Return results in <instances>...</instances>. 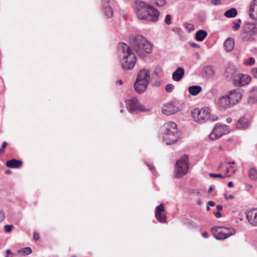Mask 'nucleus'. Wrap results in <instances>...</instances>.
<instances>
[{
    "mask_svg": "<svg viewBox=\"0 0 257 257\" xmlns=\"http://www.w3.org/2000/svg\"><path fill=\"white\" fill-rule=\"evenodd\" d=\"M133 8L140 20L155 23L158 21L160 12L154 6L143 1H136Z\"/></svg>",
    "mask_w": 257,
    "mask_h": 257,
    "instance_id": "f257e3e1",
    "label": "nucleus"
},
{
    "mask_svg": "<svg viewBox=\"0 0 257 257\" xmlns=\"http://www.w3.org/2000/svg\"><path fill=\"white\" fill-rule=\"evenodd\" d=\"M130 41L137 55L141 58H144L152 51L153 45L142 35L133 36Z\"/></svg>",
    "mask_w": 257,
    "mask_h": 257,
    "instance_id": "f03ea898",
    "label": "nucleus"
},
{
    "mask_svg": "<svg viewBox=\"0 0 257 257\" xmlns=\"http://www.w3.org/2000/svg\"><path fill=\"white\" fill-rule=\"evenodd\" d=\"M119 45L122 51L120 62L122 68L126 70L133 69L137 61V58L133 49L124 43H120Z\"/></svg>",
    "mask_w": 257,
    "mask_h": 257,
    "instance_id": "7ed1b4c3",
    "label": "nucleus"
},
{
    "mask_svg": "<svg viewBox=\"0 0 257 257\" xmlns=\"http://www.w3.org/2000/svg\"><path fill=\"white\" fill-rule=\"evenodd\" d=\"M150 79V71L146 69L141 70L139 72L134 84L136 91L140 94L143 93L149 83Z\"/></svg>",
    "mask_w": 257,
    "mask_h": 257,
    "instance_id": "20e7f679",
    "label": "nucleus"
},
{
    "mask_svg": "<svg viewBox=\"0 0 257 257\" xmlns=\"http://www.w3.org/2000/svg\"><path fill=\"white\" fill-rule=\"evenodd\" d=\"M192 116L194 120L199 123H203L207 121H213L217 119L216 115L211 116L209 109L208 108H198L194 109L192 112Z\"/></svg>",
    "mask_w": 257,
    "mask_h": 257,
    "instance_id": "39448f33",
    "label": "nucleus"
},
{
    "mask_svg": "<svg viewBox=\"0 0 257 257\" xmlns=\"http://www.w3.org/2000/svg\"><path fill=\"white\" fill-rule=\"evenodd\" d=\"M214 237L217 239H225L235 234V230L232 227L214 226L211 228Z\"/></svg>",
    "mask_w": 257,
    "mask_h": 257,
    "instance_id": "423d86ee",
    "label": "nucleus"
},
{
    "mask_svg": "<svg viewBox=\"0 0 257 257\" xmlns=\"http://www.w3.org/2000/svg\"><path fill=\"white\" fill-rule=\"evenodd\" d=\"M189 160L188 157L186 155L182 156L181 158L178 160L176 163V176L181 177L188 172Z\"/></svg>",
    "mask_w": 257,
    "mask_h": 257,
    "instance_id": "0eeeda50",
    "label": "nucleus"
},
{
    "mask_svg": "<svg viewBox=\"0 0 257 257\" xmlns=\"http://www.w3.org/2000/svg\"><path fill=\"white\" fill-rule=\"evenodd\" d=\"M229 132L228 125L224 124L217 123L209 135V138L212 140H215L219 139L223 135L228 134Z\"/></svg>",
    "mask_w": 257,
    "mask_h": 257,
    "instance_id": "6e6552de",
    "label": "nucleus"
},
{
    "mask_svg": "<svg viewBox=\"0 0 257 257\" xmlns=\"http://www.w3.org/2000/svg\"><path fill=\"white\" fill-rule=\"evenodd\" d=\"M125 103L127 110L132 113L148 111L149 110V109L146 108L143 105L140 104L136 97L126 100Z\"/></svg>",
    "mask_w": 257,
    "mask_h": 257,
    "instance_id": "1a4fd4ad",
    "label": "nucleus"
},
{
    "mask_svg": "<svg viewBox=\"0 0 257 257\" xmlns=\"http://www.w3.org/2000/svg\"><path fill=\"white\" fill-rule=\"evenodd\" d=\"M180 111L179 102L174 100L165 105L162 108V113L165 115H169L174 114Z\"/></svg>",
    "mask_w": 257,
    "mask_h": 257,
    "instance_id": "9d476101",
    "label": "nucleus"
},
{
    "mask_svg": "<svg viewBox=\"0 0 257 257\" xmlns=\"http://www.w3.org/2000/svg\"><path fill=\"white\" fill-rule=\"evenodd\" d=\"M251 80V77L246 74H238L234 76L233 84L237 87H241L247 84Z\"/></svg>",
    "mask_w": 257,
    "mask_h": 257,
    "instance_id": "9b49d317",
    "label": "nucleus"
},
{
    "mask_svg": "<svg viewBox=\"0 0 257 257\" xmlns=\"http://www.w3.org/2000/svg\"><path fill=\"white\" fill-rule=\"evenodd\" d=\"M163 134H171L180 136V134L178 132L177 124L173 121H169L165 123L162 127Z\"/></svg>",
    "mask_w": 257,
    "mask_h": 257,
    "instance_id": "f8f14e48",
    "label": "nucleus"
},
{
    "mask_svg": "<svg viewBox=\"0 0 257 257\" xmlns=\"http://www.w3.org/2000/svg\"><path fill=\"white\" fill-rule=\"evenodd\" d=\"M227 96L233 105L237 103L242 97L241 91L240 89L231 90L229 91Z\"/></svg>",
    "mask_w": 257,
    "mask_h": 257,
    "instance_id": "ddd939ff",
    "label": "nucleus"
},
{
    "mask_svg": "<svg viewBox=\"0 0 257 257\" xmlns=\"http://www.w3.org/2000/svg\"><path fill=\"white\" fill-rule=\"evenodd\" d=\"M250 125V119L247 117L242 116L239 118L237 121L236 127L238 130H245L248 128Z\"/></svg>",
    "mask_w": 257,
    "mask_h": 257,
    "instance_id": "4468645a",
    "label": "nucleus"
},
{
    "mask_svg": "<svg viewBox=\"0 0 257 257\" xmlns=\"http://www.w3.org/2000/svg\"><path fill=\"white\" fill-rule=\"evenodd\" d=\"M164 212V204L161 203L156 208L155 216L156 219L161 223H165L166 221V216Z\"/></svg>",
    "mask_w": 257,
    "mask_h": 257,
    "instance_id": "2eb2a0df",
    "label": "nucleus"
},
{
    "mask_svg": "<svg viewBox=\"0 0 257 257\" xmlns=\"http://www.w3.org/2000/svg\"><path fill=\"white\" fill-rule=\"evenodd\" d=\"M249 223L253 226H257V208L249 210L246 214Z\"/></svg>",
    "mask_w": 257,
    "mask_h": 257,
    "instance_id": "dca6fc26",
    "label": "nucleus"
},
{
    "mask_svg": "<svg viewBox=\"0 0 257 257\" xmlns=\"http://www.w3.org/2000/svg\"><path fill=\"white\" fill-rule=\"evenodd\" d=\"M216 104L219 107L223 109L227 108L232 105L227 95L220 97L216 101Z\"/></svg>",
    "mask_w": 257,
    "mask_h": 257,
    "instance_id": "f3484780",
    "label": "nucleus"
},
{
    "mask_svg": "<svg viewBox=\"0 0 257 257\" xmlns=\"http://www.w3.org/2000/svg\"><path fill=\"white\" fill-rule=\"evenodd\" d=\"M242 31L245 34H251V35H255L257 34V24L245 23L242 28Z\"/></svg>",
    "mask_w": 257,
    "mask_h": 257,
    "instance_id": "a211bd4d",
    "label": "nucleus"
},
{
    "mask_svg": "<svg viewBox=\"0 0 257 257\" xmlns=\"http://www.w3.org/2000/svg\"><path fill=\"white\" fill-rule=\"evenodd\" d=\"M179 138V135L163 134V141L167 145H170L176 143Z\"/></svg>",
    "mask_w": 257,
    "mask_h": 257,
    "instance_id": "6ab92c4d",
    "label": "nucleus"
},
{
    "mask_svg": "<svg viewBox=\"0 0 257 257\" xmlns=\"http://www.w3.org/2000/svg\"><path fill=\"white\" fill-rule=\"evenodd\" d=\"M249 15L252 20H257V0H253L250 3Z\"/></svg>",
    "mask_w": 257,
    "mask_h": 257,
    "instance_id": "aec40b11",
    "label": "nucleus"
},
{
    "mask_svg": "<svg viewBox=\"0 0 257 257\" xmlns=\"http://www.w3.org/2000/svg\"><path fill=\"white\" fill-rule=\"evenodd\" d=\"M184 75V70L182 67H178L172 74V79L176 81H180Z\"/></svg>",
    "mask_w": 257,
    "mask_h": 257,
    "instance_id": "412c9836",
    "label": "nucleus"
},
{
    "mask_svg": "<svg viewBox=\"0 0 257 257\" xmlns=\"http://www.w3.org/2000/svg\"><path fill=\"white\" fill-rule=\"evenodd\" d=\"M23 165V162L21 160L16 159H12L7 161L6 165L11 168H19L21 167Z\"/></svg>",
    "mask_w": 257,
    "mask_h": 257,
    "instance_id": "4be33fe9",
    "label": "nucleus"
},
{
    "mask_svg": "<svg viewBox=\"0 0 257 257\" xmlns=\"http://www.w3.org/2000/svg\"><path fill=\"white\" fill-rule=\"evenodd\" d=\"M234 47V40L232 38H228L224 42V47L226 52H230Z\"/></svg>",
    "mask_w": 257,
    "mask_h": 257,
    "instance_id": "5701e85b",
    "label": "nucleus"
},
{
    "mask_svg": "<svg viewBox=\"0 0 257 257\" xmlns=\"http://www.w3.org/2000/svg\"><path fill=\"white\" fill-rule=\"evenodd\" d=\"M202 90V87L199 85H192L189 87L188 91L189 93L193 95L196 96Z\"/></svg>",
    "mask_w": 257,
    "mask_h": 257,
    "instance_id": "b1692460",
    "label": "nucleus"
},
{
    "mask_svg": "<svg viewBox=\"0 0 257 257\" xmlns=\"http://www.w3.org/2000/svg\"><path fill=\"white\" fill-rule=\"evenodd\" d=\"M207 36V33L203 30H199L196 33L195 39L198 41H203Z\"/></svg>",
    "mask_w": 257,
    "mask_h": 257,
    "instance_id": "393cba45",
    "label": "nucleus"
},
{
    "mask_svg": "<svg viewBox=\"0 0 257 257\" xmlns=\"http://www.w3.org/2000/svg\"><path fill=\"white\" fill-rule=\"evenodd\" d=\"M237 14V10L235 8H231L226 11L224 15L227 18H234L236 16Z\"/></svg>",
    "mask_w": 257,
    "mask_h": 257,
    "instance_id": "a878e982",
    "label": "nucleus"
},
{
    "mask_svg": "<svg viewBox=\"0 0 257 257\" xmlns=\"http://www.w3.org/2000/svg\"><path fill=\"white\" fill-rule=\"evenodd\" d=\"M103 8L104 15L108 18H111L113 13V11L111 7L109 5H108Z\"/></svg>",
    "mask_w": 257,
    "mask_h": 257,
    "instance_id": "bb28decb",
    "label": "nucleus"
},
{
    "mask_svg": "<svg viewBox=\"0 0 257 257\" xmlns=\"http://www.w3.org/2000/svg\"><path fill=\"white\" fill-rule=\"evenodd\" d=\"M254 35H251V34H245L244 32H243L242 40L244 42L253 41L254 40L253 38Z\"/></svg>",
    "mask_w": 257,
    "mask_h": 257,
    "instance_id": "cd10ccee",
    "label": "nucleus"
},
{
    "mask_svg": "<svg viewBox=\"0 0 257 257\" xmlns=\"http://www.w3.org/2000/svg\"><path fill=\"white\" fill-rule=\"evenodd\" d=\"M249 177L253 180H255L257 179V171L254 168H251L249 171Z\"/></svg>",
    "mask_w": 257,
    "mask_h": 257,
    "instance_id": "c85d7f7f",
    "label": "nucleus"
},
{
    "mask_svg": "<svg viewBox=\"0 0 257 257\" xmlns=\"http://www.w3.org/2000/svg\"><path fill=\"white\" fill-rule=\"evenodd\" d=\"M152 2L158 7H163L166 3V0H152Z\"/></svg>",
    "mask_w": 257,
    "mask_h": 257,
    "instance_id": "c756f323",
    "label": "nucleus"
},
{
    "mask_svg": "<svg viewBox=\"0 0 257 257\" xmlns=\"http://www.w3.org/2000/svg\"><path fill=\"white\" fill-rule=\"evenodd\" d=\"M32 252V249L29 247H27L22 248L20 251V253L24 254H29Z\"/></svg>",
    "mask_w": 257,
    "mask_h": 257,
    "instance_id": "7c9ffc66",
    "label": "nucleus"
},
{
    "mask_svg": "<svg viewBox=\"0 0 257 257\" xmlns=\"http://www.w3.org/2000/svg\"><path fill=\"white\" fill-rule=\"evenodd\" d=\"M241 21L240 19L238 20V22H234L232 26V29L234 30H237L240 28V24Z\"/></svg>",
    "mask_w": 257,
    "mask_h": 257,
    "instance_id": "2f4dec72",
    "label": "nucleus"
},
{
    "mask_svg": "<svg viewBox=\"0 0 257 257\" xmlns=\"http://www.w3.org/2000/svg\"><path fill=\"white\" fill-rule=\"evenodd\" d=\"M174 88V86L173 84H169L166 85V88H165V90L167 92H171L173 90Z\"/></svg>",
    "mask_w": 257,
    "mask_h": 257,
    "instance_id": "473e14b6",
    "label": "nucleus"
},
{
    "mask_svg": "<svg viewBox=\"0 0 257 257\" xmlns=\"http://www.w3.org/2000/svg\"><path fill=\"white\" fill-rule=\"evenodd\" d=\"M185 28L188 30V32H191L194 30V26L192 24H186Z\"/></svg>",
    "mask_w": 257,
    "mask_h": 257,
    "instance_id": "72a5a7b5",
    "label": "nucleus"
},
{
    "mask_svg": "<svg viewBox=\"0 0 257 257\" xmlns=\"http://www.w3.org/2000/svg\"><path fill=\"white\" fill-rule=\"evenodd\" d=\"M13 227H14V226L12 224H11V225H9V224L6 225L4 226L5 231L6 232H10Z\"/></svg>",
    "mask_w": 257,
    "mask_h": 257,
    "instance_id": "f704fd0d",
    "label": "nucleus"
},
{
    "mask_svg": "<svg viewBox=\"0 0 257 257\" xmlns=\"http://www.w3.org/2000/svg\"><path fill=\"white\" fill-rule=\"evenodd\" d=\"M165 22L167 25L171 24V16L170 15H167L166 16Z\"/></svg>",
    "mask_w": 257,
    "mask_h": 257,
    "instance_id": "c9c22d12",
    "label": "nucleus"
},
{
    "mask_svg": "<svg viewBox=\"0 0 257 257\" xmlns=\"http://www.w3.org/2000/svg\"><path fill=\"white\" fill-rule=\"evenodd\" d=\"M209 175L213 178L219 177L221 178H224V176L220 174L210 173Z\"/></svg>",
    "mask_w": 257,
    "mask_h": 257,
    "instance_id": "e433bc0d",
    "label": "nucleus"
},
{
    "mask_svg": "<svg viewBox=\"0 0 257 257\" xmlns=\"http://www.w3.org/2000/svg\"><path fill=\"white\" fill-rule=\"evenodd\" d=\"M5 218V213L3 211H0V222H2Z\"/></svg>",
    "mask_w": 257,
    "mask_h": 257,
    "instance_id": "4c0bfd02",
    "label": "nucleus"
},
{
    "mask_svg": "<svg viewBox=\"0 0 257 257\" xmlns=\"http://www.w3.org/2000/svg\"><path fill=\"white\" fill-rule=\"evenodd\" d=\"M34 239L35 240H38L40 238V236L38 233L36 232H34L33 234Z\"/></svg>",
    "mask_w": 257,
    "mask_h": 257,
    "instance_id": "58836bf2",
    "label": "nucleus"
},
{
    "mask_svg": "<svg viewBox=\"0 0 257 257\" xmlns=\"http://www.w3.org/2000/svg\"><path fill=\"white\" fill-rule=\"evenodd\" d=\"M211 3L214 5H218L221 4L220 0H211Z\"/></svg>",
    "mask_w": 257,
    "mask_h": 257,
    "instance_id": "ea45409f",
    "label": "nucleus"
},
{
    "mask_svg": "<svg viewBox=\"0 0 257 257\" xmlns=\"http://www.w3.org/2000/svg\"><path fill=\"white\" fill-rule=\"evenodd\" d=\"M190 45L193 48H200V46L199 44L195 43H191Z\"/></svg>",
    "mask_w": 257,
    "mask_h": 257,
    "instance_id": "a19ab883",
    "label": "nucleus"
},
{
    "mask_svg": "<svg viewBox=\"0 0 257 257\" xmlns=\"http://www.w3.org/2000/svg\"><path fill=\"white\" fill-rule=\"evenodd\" d=\"M110 0H102V7H105L106 6L109 5V2Z\"/></svg>",
    "mask_w": 257,
    "mask_h": 257,
    "instance_id": "79ce46f5",
    "label": "nucleus"
},
{
    "mask_svg": "<svg viewBox=\"0 0 257 257\" xmlns=\"http://www.w3.org/2000/svg\"><path fill=\"white\" fill-rule=\"evenodd\" d=\"M252 97L251 96H249V101L251 102L252 103H254L255 102L257 101V95H255L253 97V100L251 101Z\"/></svg>",
    "mask_w": 257,
    "mask_h": 257,
    "instance_id": "37998d69",
    "label": "nucleus"
},
{
    "mask_svg": "<svg viewBox=\"0 0 257 257\" xmlns=\"http://www.w3.org/2000/svg\"><path fill=\"white\" fill-rule=\"evenodd\" d=\"M255 63V60L253 57H251L249 59V62L248 64L249 65H253Z\"/></svg>",
    "mask_w": 257,
    "mask_h": 257,
    "instance_id": "c03bdc74",
    "label": "nucleus"
},
{
    "mask_svg": "<svg viewBox=\"0 0 257 257\" xmlns=\"http://www.w3.org/2000/svg\"><path fill=\"white\" fill-rule=\"evenodd\" d=\"M214 214L215 217L217 218H220L221 216V214L219 212H214Z\"/></svg>",
    "mask_w": 257,
    "mask_h": 257,
    "instance_id": "a18cd8bd",
    "label": "nucleus"
},
{
    "mask_svg": "<svg viewBox=\"0 0 257 257\" xmlns=\"http://www.w3.org/2000/svg\"><path fill=\"white\" fill-rule=\"evenodd\" d=\"M252 73L255 78H257V68L254 69L252 70Z\"/></svg>",
    "mask_w": 257,
    "mask_h": 257,
    "instance_id": "49530a36",
    "label": "nucleus"
},
{
    "mask_svg": "<svg viewBox=\"0 0 257 257\" xmlns=\"http://www.w3.org/2000/svg\"><path fill=\"white\" fill-rule=\"evenodd\" d=\"M208 205L210 206H214L215 205V203L214 202L212 201H209L207 203Z\"/></svg>",
    "mask_w": 257,
    "mask_h": 257,
    "instance_id": "de8ad7c7",
    "label": "nucleus"
},
{
    "mask_svg": "<svg viewBox=\"0 0 257 257\" xmlns=\"http://www.w3.org/2000/svg\"><path fill=\"white\" fill-rule=\"evenodd\" d=\"M214 186H211L209 187V188L208 190V192L209 194H210L212 192V190L214 189Z\"/></svg>",
    "mask_w": 257,
    "mask_h": 257,
    "instance_id": "09e8293b",
    "label": "nucleus"
},
{
    "mask_svg": "<svg viewBox=\"0 0 257 257\" xmlns=\"http://www.w3.org/2000/svg\"><path fill=\"white\" fill-rule=\"evenodd\" d=\"M202 236L204 238H207L208 236V233L207 232H204L202 233Z\"/></svg>",
    "mask_w": 257,
    "mask_h": 257,
    "instance_id": "8fccbe9b",
    "label": "nucleus"
},
{
    "mask_svg": "<svg viewBox=\"0 0 257 257\" xmlns=\"http://www.w3.org/2000/svg\"><path fill=\"white\" fill-rule=\"evenodd\" d=\"M225 197L226 199H233L234 198V196L232 195H229L228 196L225 195Z\"/></svg>",
    "mask_w": 257,
    "mask_h": 257,
    "instance_id": "3c124183",
    "label": "nucleus"
},
{
    "mask_svg": "<svg viewBox=\"0 0 257 257\" xmlns=\"http://www.w3.org/2000/svg\"><path fill=\"white\" fill-rule=\"evenodd\" d=\"M226 122L228 123H230L232 122V119L230 117H227L226 119Z\"/></svg>",
    "mask_w": 257,
    "mask_h": 257,
    "instance_id": "603ef678",
    "label": "nucleus"
},
{
    "mask_svg": "<svg viewBox=\"0 0 257 257\" xmlns=\"http://www.w3.org/2000/svg\"><path fill=\"white\" fill-rule=\"evenodd\" d=\"M223 208V207L221 205H217L216 206V209L218 210H222Z\"/></svg>",
    "mask_w": 257,
    "mask_h": 257,
    "instance_id": "864d4df0",
    "label": "nucleus"
},
{
    "mask_svg": "<svg viewBox=\"0 0 257 257\" xmlns=\"http://www.w3.org/2000/svg\"><path fill=\"white\" fill-rule=\"evenodd\" d=\"M7 145H8V143L7 142H3L2 147H4V148H6Z\"/></svg>",
    "mask_w": 257,
    "mask_h": 257,
    "instance_id": "5fc2aeb1",
    "label": "nucleus"
},
{
    "mask_svg": "<svg viewBox=\"0 0 257 257\" xmlns=\"http://www.w3.org/2000/svg\"><path fill=\"white\" fill-rule=\"evenodd\" d=\"M233 182H232L230 181V182H228V186L229 187H233Z\"/></svg>",
    "mask_w": 257,
    "mask_h": 257,
    "instance_id": "6e6d98bb",
    "label": "nucleus"
},
{
    "mask_svg": "<svg viewBox=\"0 0 257 257\" xmlns=\"http://www.w3.org/2000/svg\"><path fill=\"white\" fill-rule=\"evenodd\" d=\"M251 91L257 92V87H254L252 88L251 90Z\"/></svg>",
    "mask_w": 257,
    "mask_h": 257,
    "instance_id": "4d7b16f0",
    "label": "nucleus"
},
{
    "mask_svg": "<svg viewBox=\"0 0 257 257\" xmlns=\"http://www.w3.org/2000/svg\"><path fill=\"white\" fill-rule=\"evenodd\" d=\"M173 31L176 32H178L181 31V29L179 28H176L173 29Z\"/></svg>",
    "mask_w": 257,
    "mask_h": 257,
    "instance_id": "13d9d810",
    "label": "nucleus"
},
{
    "mask_svg": "<svg viewBox=\"0 0 257 257\" xmlns=\"http://www.w3.org/2000/svg\"><path fill=\"white\" fill-rule=\"evenodd\" d=\"M11 172H12V171L9 169L5 171V173L7 174H10L11 173Z\"/></svg>",
    "mask_w": 257,
    "mask_h": 257,
    "instance_id": "bf43d9fd",
    "label": "nucleus"
},
{
    "mask_svg": "<svg viewBox=\"0 0 257 257\" xmlns=\"http://www.w3.org/2000/svg\"><path fill=\"white\" fill-rule=\"evenodd\" d=\"M6 253H7V255H8L9 253H11V250L10 249H7L6 250Z\"/></svg>",
    "mask_w": 257,
    "mask_h": 257,
    "instance_id": "052dcab7",
    "label": "nucleus"
},
{
    "mask_svg": "<svg viewBox=\"0 0 257 257\" xmlns=\"http://www.w3.org/2000/svg\"><path fill=\"white\" fill-rule=\"evenodd\" d=\"M228 163L229 164H234L235 162H234V161H232V162H228Z\"/></svg>",
    "mask_w": 257,
    "mask_h": 257,
    "instance_id": "680f3d73",
    "label": "nucleus"
},
{
    "mask_svg": "<svg viewBox=\"0 0 257 257\" xmlns=\"http://www.w3.org/2000/svg\"><path fill=\"white\" fill-rule=\"evenodd\" d=\"M149 167H150V169L151 170H153L154 169L153 166H151L149 165Z\"/></svg>",
    "mask_w": 257,
    "mask_h": 257,
    "instance_id": "e2e57ef3",
    "label": "nucleus"
},
{
    "mask_svg": "<svg viewBox=\"0 0 257 257\" xmlns=\"http://www.w3.org/2000/svg\"><path fill=\"white\" fill-rule=\"evenodd\" d=\"M4 152V151L2 150L1 148H0V155L2 154Z\"/></svg>",
    "mask_w": 257,
    "mask_h": 257,
    "instance_id": "0e129e2a",
    "label": "nucleus"
},
{
    "mask_svg": "<svg viewBox=\"0 0 257 257\" xmlns=\"http://www.w3.org/2000/svg\"><path fill=\"white\" fill-rule=\"evenodd\" d=\"M118 83H119L120 84H122V80H118Z\"/></svg>",
    "mask_w": 257,
    "mask_h": 257,
    "instance_id": "69168bd1",
    "label": "nucleus"
},
{
    "mask_svg": "<svg viewBox=\"0 0 257 257\" xmlns=\"http://www.w3.org/2000/svg\"><path fill=\"white\" fill-rule=\"evenodd\" d=\"M233 139L232 138H230L229 139L227 140V141H233Z\"/></svg>",
    "mask_w": 257,
    "mask_h": 257,
    "instance_id": "338daca9",
    "label": "nucleus"
},
{
    "mask_svg": "<svg viewBox=\"0 0 257 257\" xmlns=\"http://www.w3.org/2000/svg\"><path fill=\"white\" fill-rule=\"evenodd\" d=\"M206 209L208 211L209 210H210V207L208 206H207Z\"/></svg>",
    "mask_w": 257,
    "mask_h": 257,
    "instance_id": "774afa93",
    "label": "nucleus"
}]
</instances>
